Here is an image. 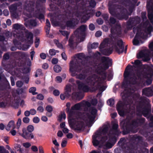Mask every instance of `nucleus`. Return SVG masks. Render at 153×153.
<instances>
[{"label":"nucleus","mask_w":153,"mask_h":153,"mask_svg":"<svg viewBox=\"0 0 153 153\" xmlns=\"http://www.w3.org/2000/svg\"><path fill=\"white\" fill-rule=\"evenodd\" d=\"M52 63L54 64H56L58 62V59L56 58H53L52 60Z\"/></svg>","instance_id":"69168bd1"},{"label":"nucleus","mask_w":153,"mask_h":153,"mask_svg":"<svg viewBox=\"0 0 153 153\" xmlns=\"http://www.w3.org/2000/svg\"><path fill=\"white\" fill-rule=\"evenodd\" d=\"M150 119L152 122L150 123V125L151 126H153V116H151L150 117Z\"/></svg>","instance_id":"774afa93"},{"label":"nucleus","mask_w":153,"mask_h":153,"mask_svg":"<svg viewBox=\"0 0 153 153\" xmlns=\"http://www.w3.org/2000/svg\"><path fill=\"white\" fill-rule=\"evenodd\" d=\"M30 111H25L24 113L25 115L27 117L29 116L30 115Z\"/></svg>","instance_id":"338daca9"},{"label":"nucleus","mask_w":153,"mask_h":153,"mask_svg":"<svg viewBox=\"0 0 153 153\" xmlns=\"http://www.w3.org/2000/svg\"><path fill=\"white\" fill-rule=\"evenodd\" d=\"M102 33L100 31H98L96 32L95 36L97 37H99L102 35Z\"/></svg>","instance_id":"5fc2aeb1"},{"label":"nucleus","mask_w":153,"mask_h":153,"mask_svg":"<svg viewBox=\"0 0 153 153\" xmlns=\"http://www.w3.org/2000/svg\"><path fill=\"white\" fill-rule=\"evenodd\" d=\"M57 52H58L54 49H50L49 51V54L51 56L55 55Z\"/></svg>","instance_id":"473e14b6"},{"label":"nucleus","mask_w":153,"mask_h":153,"mask_svg":"<svg viewBox=\"0 0 153 153\" xmlns=\"http://www.w3.org/2000/svg\"><path fill=\"white\" fill-rule=\"evenodd\" d=\"M67 25L68 26L72 27H74L75 24L74 21L72 20L68 21L67 22Z\"/></svg>","instance_id":"bb28decb"},{"label":"nucleus","mask_w":153,"mask_h":153,"mask_svg":"<svg viewBox=\"0 0 153 153\" xmlns=\"http://www.w3.org/2000/svg\"><path fill=\"white\" fill-rule=\"evenodd\" d=\"M22 145L26 149L28 148L31 146V143L28 142L23 143Z\"/></svg>","instance_id":"7c9ffc66"},{"label":"nucleus","mask_w":153,"mask_h":153,"mask_svg":"<svg viewBox=\"0 0 153 153\" xmlns=\"http://www.w3.org/2000/svg\"><path fill=\"white\" fill-rule=\"evenodd\" d=\"M108 104L110 106H112L114 104V101L113 99H110L107 101Z\"/></svg>","instance_id":"e433bc0d"},{"label":"nucleus","mask_w":153,"mask_h":153,"mask_svg":"<svg viewBox=\"0 0 153 153\" xmlns=\"http://www.w3.org/2000/svg\"><path fill=\"white\" fill-rule=\"evenodd\" d=\"M9 9L11 13L13 15L14 12L17 9L16 5V4H13L9 7Z\"/></svg>","instance_id":"a878e982"},{"label":"nucleus","mask_w":153,"mask_h":153,"mask_svg":"<svg viewBox=\"0 0 153 153\" xmlns=\"http://www.w3.org/2000/svg\"><path fill=\"white\" fill-rule=\"evenodd\" d=\"M134 65L135 66L138 67L141 65V62L139 60H137L135 61Z\"/></svg>","instance_id":"ea45409f"},{"label":"nucleus","mask_w":153,"mask_h":153,"mask_svg":"<svg viewBox=\"0 0 153 153\" xmlns=\"http://www.w3.org/2000/svg\"><path fill=\"white\" fill-rule=\"evenodd\" d=\"M28 133H29L27 131L26 129L25 128H24L22 129V133H19V134L20 136L25 139Z\"/></svg>","instance_id":"a211bd4d"},{"label":"nucleus","mask_w":153,"mask_h":153,"mask_svg":"<svg viewBox=\"0 0 153 153\" xmlns=\"http://www.w3.org/2000/svg\"><path fill=\"white\" fill-rule=\"evenodd\" d=\"M67 143V141L65 140H63L61 143V146L62 147H64L66 146Z\"/></svg>","instance_id":"a18cd8bd"},{"label":"nucleus","mask_w":153,"mask_h":153,"mask_svg":"<svg viewBox=\"0 0 153 153\" xmlns=\"http://www.w3.org/2000/svg\"><path fill=\"white\" fill-rule=\"evenodd\" d=\"M150 111V109L149 108H146L143 110V113L145 117H147Z\"/></svg>","instance_id":"c756f323"},{"label":"nucleus","mask_w":153,"mask_h":153,"mask_svg":"<svg viewBox=\"0 0 153 153\" xmlns=\"http://www.w3.org/2000/svg\"><path fill=\"white\" fill-rule=\"evenodd\" d=\"M57 136L59 137H62L63 135V134L61 131H59L57 134Z\"/></svg>","instance_id":"0e129e2a"},{"label":"nucleus","mask_w":153,"mask_h":153,"mask_svg":"<svg viewBox=\"0 0 153 153\" xmlns=\"http://www.w3.org/2000/svg\"><path fill=\"white\" fill-rule=\"evenodd\" d=\"M108 129L107 126H104L93 135L92 143L94 146H98L99 148L108 149L111 148L114 145V144L109 142L105 144H104V143L107 140V138L103 136L105 134Z\"/></svg>","instance_id":"7ed1b4c3"},{"label":"nucleus","mask_w":153,"mask_h":153,"mask_svg":"<svg viewBox=\"0 0 153 153\" xmlns=\"http://www.w3.org/2000/svg\"><path fill=\"white\" fill-rule=\"evenodd\" d=\"M31 149L33 152H37L38 151L37 147L35 145H33L31 146Z\"/></svg>","instance_id":"f704fd0d"},{"label":"nucleus","mask_w":153,"mask_h":153,"mask_svg":"<svg viewBox=\"0 0 153 153\" xmlns=\"http://www.w3.org/2000/svg\"><path fill=\"white\" fill-rule=\"evenodd\" d=\"M153 30L152 27L150 26L146 30V33L145 35H142V33H140L138 31L133 40V44L135 45H139L143 43V42L140 40V38H144L146 34H150Z\"/></svg>","instance_id":"39448f33"},{"label":"nucleus","mask_w":153,"mask_h":153,"mask_svg":"<svg viewBox=\"0 0 153 153\" xmlns=\"http://www.w3.org/2000/svg\"><path fill=\"white\" fill-rule=\"evenodd\" d=\"M76 83L78 85V88L80 90L85 92L88 91L89 90V87L88 86L84 84L81 83L79 81H77Z\"/></svg>","instance_id":"4468645a"},{"label":"nucleus","mask_w":153,"mask_h":153,"mask_svg":"<svg viewBox=\"0 0 153 153\" xmlns=\"http://www.w3.org/2000/svg\"><path fill=\"white\" fill-rule=\"evenodd\" d=\"M15 128V126L14 122L13 121H10L6 129L7 130L10 129H13Z\"/></svg>","instance_id":"6ab92c4d"},{"label":"nucleus","mask_w":153,"mask_h":153,"mask_svg":"<svg viewBox=\"0 0 153 153\" xmlns=\"http://www.w3.org/2000/svg\"><path fill=\"white\" fill-rule=\"evenodd\" d=\"M22 120L20 118H19L16 123L17 127L19 128L21 124Z\"/></svg>","instance_id":"49530a36"},{"label":"nucleus","mask_w":153,"mask_h":153,"mask_svg":"<svg viewBox=\"0 0 153 153\" xmlns=\"http://www.w3.org/2000/svg\"><path fill=\"white\" fill-rule=\"evenodd\" d=\"M46 24L47 26V27H46L47 30L46 32L48 33L50 30V27L51 26V25L48 19L46 20Z\"/></svg>","instance_id":"cd10ccee"},{"label":"nucleus","mask_w":153,"mask_h":153,"mask_svg":"<svg viewBox=\"0 0 153 153\" xmlns=\"http://www.w3.org/2000/svg\"><path fill=\"white\" fill-rule=\"evenodd\" d=\"M124 48L122 41L121 40H118L117 42V45H115L113 47V48L114 49L119 53H121L123 52Z\"/></svg>","instance_id":"f8f14e48"},{"label":"nucleus","mask_w":153,"mask_h":153,"mask_svg":"<svg viewBox=\"0 0 153 153\" xmlns=\"http://www.w3.org/2000/svg\"><path fill=\"white\" fill-rule=\"evenodd\" d=\"M46 110L48 112H51L53 111V108L51 106L48 105L46 108Z\"/></svg>","instance_id":"4c0bfd02"},{"label":"nucleus","mask_w":153,"mask_h":153,"mask_svg":"<svg viewBox=\"0 0 153 153\" xmlns=\"http://www.w3.org/2000/svg\"><path fill=\"white\" fill-rule=\"evenodd\" d=\"M89 28L90 30H93L95 29L94 25L92 24H91L89 25Z\"/></svg>","instance_id":"052dcab7"},{"label":"nucleus","mask_w":153,"mask_h":153,"mask_svg":"<svg viewBox=\"0 0 153 153\" xmlns=\"http://www.w3.org/2000/svg\"><path fill=\"white\" fill-rule=\"evenodd\" d=\"M90 104L88 102L83 101L75 104L71 107L72 116L75 113V111L79 110L82 108L88 107L90 106Z\"/></svg>","instance_id":"0eeeda50"},{"label":"nucleus","mask_w":153,"mask_h":153,"mask_svg":"<svg viewBox=\"0 0 153 153\" xmlns=\"http://www.w3.org/2000/svg\"><path fill=\"white\" fill-rule=\"evenodd\" d=\"M56 80L58 83H60L62 81V79L60 76H57L56 77Z\"/></svg>","instance_id":"6e6d98bb"},{"label":"nucleus","mask_w":153,"mask_h":153,"mask_svg":"<svg viewBox=\"0 0 153 153\" xmlns=\"http://www.w3.org/2000/svg\"><path fill=\"white\" fill-rule=\"evenodd\" d=\"M122 108V107L121 105L119 103L117 105V109L119 115L121 116H123L124 114V113L123 111L121 110Z\"/></svg>","instance_id":"b1692460"},{"label":"nucleus","mask_w":153,"mask_h":153,"mask_svg":"<svg viewBox=\"0 0 153 153\" xmlns=\"http://www.w3.org/2000/svg\"><path fill=\"white\" fill-rule=\"evenodd\" d=\"M30 114L32 115H34L36 113V111L34 109H31L30 111Z\"/></svg>","instance_id":"603ef678"},{"label":"nucleus","mask_w":153,"mask_h":153,"mask_svg":"<svg viewBox=\"0 0 153 153\" xmlns=\"http://www.w3.org/2000/svg\"><path fill=\"white\" fill-rule=\"evenodd\" d=\"M23 85V83L21 81H18L16 83V85L18 87H21Z\"/></svg>","instance_id":"3c124183"},{"label":"nucleus","mask_w":153,"mask_h":153,"mask_svg":"<svg viewBox=\"0 0 153 153\" xmlns=\"http://www.w3.org/2000/svg\"><path fill=\"white\" fill-rule=\"evenodd\" d=\"M53 69L56 72L58 73L61 71V68L58 65H55Z\"/></svg>","instance_id":"c85d7f7f"},{"label":"nucleus","mask_w":153,"mask_h":153,"mask_svg":"<svg viewBox=\"0 0 153 153\" xmlns=\"http://www.w3.org/2000/svg\"><path fill=\"white\" fill-rule=\"evenodd\" d=\"M130 67L131 66L129 65L127 66L124 73V76L125 77L128 76L129 77V83L134 84L136 83V77L134 74H132L130 73V70L129 69Z\"/></svg>","instance_id":"6e6552de"},{"label":"nucleus","mask_w":153,"mask_h":153,"mask_svg":"<svg viewBox=\"0 0 153 153\" xmlns=\"http://www.w3.org/2000/svg\"><path fill=\"white\" fill-rule=\"evenodd\" d=\"M26 36L29 43H32L33 42V34L31 32H26Z\"/></svg>","instance_id":"f3484780"},{"label":"nucleus","mask_w":153,"mask_h":153,"mask_svg":"<svg viewBox=\"0 0 153 153\" xmlns=\"http://www.w3.org/2000/svg\"><path fill=\"white\" fill-rule=\"evenodd\" d=\"M147 8L148 10V17L153 25V0H151L148 3Z\"/></svg>","instance_id":"9b49d317"},{"label":"nucleus","mask_w":153,"mask_h":153,"mask_svg":"<svg viewBox=\"0 0 153 153\" xmlns=\"http://www.w3.org/2000/svg\"><path fill=\"white\" fill-rule=\"evenodd\" d=\"M120 25H117L115 27H113L111 28V34L110 35V37L111 38L114 37V35L115 34H120Z\"/></svg>","instance_id":"ddd939ff"},{"label":"nucleus","mask_w":153,"mask_h":153,"mask_svg":"<svg viewBox=\"0 0 153 153\" xmlns=\"http://www.w3.org/2000/svg\"><path fill=\"white\" fill-rule=\"evenodd\" d=\"M67 108L66 109V112L69 114L70 116H72V110L71 108L70 109V107L71 106V103L70 102H68L66 105Z\"/></svg>","instance_id":"4be33fe9"},{"label":"nucleus","mask_w":153,"mask_h":153,"mask_svg":"<svg viewBox=\"0 0 153 153\" xmlns=\"http://www.w3.org/2000/svg\"><path fill=\"white\" fill-rule=\"evenodd\" d=\"M97 112V110L94 108H91L89 113H86L83 115L82 119L79 120H74L70 118L68 120L70 127L76 131H81L84 130L85 124L90 125L92 123L95 117Z\"/></svg>","instance_id":"f03ea898"},{"label":"nucleus","mask_w":153,"mask_h":153,"mask_svg":"<svg viewBox=\"0 0 153 153\" xmlns=\"http://www.w3.org/2000/svg\"><path fill=\"white\" fill-rule=\"evenodd\" d=\"M137 57L138 58H143V60L144 61H146L149 60L150 58L148 57L147 54H145L144 52L141 51L137 55Z\"/></svg>","instance_id":"2eb2a0df"},{"label":"nucleus","mask_w":153,"mask_h":153,"mask_svg":"<svg viewBox=\"0 0 153 153\" xmlns=\"http://www.w3.org/2000/svg\"><path fill=\"white\" fill-rule=\"evenodd\" d=\"M75 58L71 61L70 64V70L73 76H76V78L79 79H83L85 77L84 75L78 74L82 68L81 64L79 62L84 56L82 53H80L76 54Z\"/></svg>","instance_id":"20e7f679"},{"label":"nucleus","mask_w":153,"mask_h":153,"mask_svg":"<svg viewBox=\"0 0 153 153\" xmlns=\"http://www.w3.org/2000/svg\"><path fill=\"white\" fill-rule=\"evenodd\" d=\"M40 56L41 58L42 59H45L46 57V56L45 54L44 53H41L40 54Z\"/></svg>","instance_id":"13d9d810"},{"label":"nucleus","mask_w":153,"mask_h":153,"mask_svg":"<svg viewBox=\"0 0 153 153\" xmlns=\"http://www.w3.org/2000/svg\"><path fill=\"white\" fill-rule=\"evenodd\" d=\"M36 90V88L32 87L30 89L29 92H30L32 93L33 95H35L37 94V93L35 92Z\"/></svg>","instance_id":"72a5a7b5"},{"label":"nucleus","mask_w":153,"mask_h":153,"mask_svg":"<svg viewBox=\"0 0 153 153\" xmlns=\"http://www.w3.org/2000/svg\"><path fill=\"white\" fill-rule=\"evenodd\" d=\"M13 28L16 30H21L24 29L23 26L19 24H16L13 25Z\"/></svg>","instance_id":"5701e85b"},{"label":"nucleus","mask_w":153,"mask_h":153,"mask_svg":"<svg viewBox=\"0 0 153 153\" xmlns=\"http://www.w3.org/2000/svg\"><path fill=\"white\" fill-rule=\"evenodd\" d=\"M65 91H67L68 92H71V86L70 85H68L66 86L65 89Z\"/></svg>","instance_id":"37998d69"},{"label":"nucleus","mask_w":153,"mask_h":153,"mask_svg":"<svg viewBox=\"0 0 153 153\" xmlns=\"http://www.w3.org/2000/svg\"><path fill=\"white\" fill-rule=\"evenodd\" d=\"M98 43H94L92 44L89 43L88 45V48L89 51L91 49H95L98 46Z\"/></svg>","instance_id":"aec40b11"},{"label":"nucleus","mask_w":153,"mask_h":153,"mask_svg":"<svg viewBox=\"0 0 153 153\" xmlns=\"http://www.w3.org/2000/svg\"><path fill=\"white\" fill-rule=\"evenodd\" d=\"M65 114L64 113H62L59 115L58 117V120L59 122H61L63 120L65 119Z\"/></svg>","instance_id":"393cba45"},{"label":"nucleus","mask_w":153,"mask_h":153,"mask_svg":"<svg viewBox=\"0 0 153 153\" xmlns=\"http://www.w3.org/2000/svg\"><path fill=\"white\" fill-rule=\"evenodd\" d=\"M23 121L25 123H28L29 122L30 119L27 117H25L23 118Z\"/></svg>","instance_id":"a19ab883"},{"label":"nucleus","mask_w":153,"mask_h":153,"mask_svg":"<svg viewBox=\"0 0 153 153\" xmlns=\"http://www.w3.org/2000/svg\"><path fill=\"white\" fill-rule=\"evenodd\" d=\"M34 138V136L32 133H28L26 139L30 140Z\"/></svg>","instance_id":"c9c22d12"},{"label":"nucleus","mask_w":153,"mask_h":153,"mask_svg":"<svg viewBox=\"0 0 153 153\" xmlns=\"http://www.w3.org/2000/svg\"><path fill=\"white\" fill-rule=\"evenodd\" d=\"M44 98V97L41 94H39L37 96V98L41 100H43Z\"/></svg>","instance_id":"4d7b16f0"},{"label":"nucleus","mask_w":153,"mask_h":153,"mask_svg":"<svg viewBox=\"0 0 153 153\" xmlns=\"http://www.w3.org/2000/svg\"><path fill=\"white\" fill-rule=\"evenodd\" d=\"M60 32L62 35L66 37L65 39L62 42V43L65 44L67 41L69 33L66 31L60 30Z\"/></svg>","instance_id":"dca6fc26"},{"label":"nucleus","mask_w":153,"mask_h":153,"mask_svg":"<svg viewBox=\"0 0 153 153\" xmlns=\"http://www.w3.org/2000/svg\"><path fill=\"white\" fill-rule=\"evenodd\" d=\"M53 94L55 96H58L60 94V92L57 90H55L53 91Z\"/></svg>","instance_id":"09e8293b"},{"label":"nucleus","mask_w":153,"mask_h":153,"mask_svg":"<svg viewBox=\"0 0 153 153\" xmlns=\"http://www.w3.org/2000/svg\"><path fill=\"white\" fill-rule=\"evenodd\" d=\"M14 147L17 152L22 148L21 145L20 144L16 145Z\"/></svg>","instance_id":"c03bdc74"},{"label":"nucleus","mask_w":153,"mask_h":153,"mask_svg":"<svg viewBox=\"0 0 153 153\" xmlns=\"http://www.w3.org/2000/svg\"><path fill=\"white\" fill-rule=\"evenodd\" d=\"M39 153H44L43 149L42 146H39Z\"/></svg>","instance_id":"bf43d9fd"},{"label":"nucleus","mask_w":153,"mask_h":153,"mask_svg":"<svg viewBox=\"0 0 153 153\" xmlns=\"http://www.w3.org/2000/svg\"><path fill=\"white\" fill-rule=\"evenodd\" d=\"M121 95L123 97H127L128 96V93H127L126 90H125L124 92L122 93Z\"/></svg>","instance_id":"8fccbe9b"},{"label":"nucleus","mask_w":153,"mask_h":153,"mask_svg":"<svg viewBox=\"0 0 153 153\" xmlns=\"http://www.w3.org/2000/svg\"><path fill=\"white\" fill-rule=\"evenodd\" d=\"M87 26L85 25L81 26L75 32L74 34L80 38L79 41H83L85 36V31Z\"/></svg>","instance_id":"1a4fd4ad"},{"label":"nucleus","mask_w":153,"mask_h":153,"mask_svg":"<svg viewBox=\"0 0 153 153\" xmlns=\"http://www.w3.org/2000/svg\"><path fill=\"white\" fill-rule=\"evenodd\" d=\"M150 89L148 88H146L143 90V92L146 95L148 96V93L150 90Z\"/></svg>","instance_id":"de8ad7c7"},{"label":"nucleus","mask_w":153,"mask_h":153,"mask_svg":"<svg viewBox=\"0 0 153 153\" xmlns=\"http://www.w3.org/2000/svg\"><path fill=\"white\" fill-rule=\"evenodd\" d=\"M90 4L92 7H94L96 5V2L94 1L91 0L90 2Z\"/></svg>","instance_id":"864d4df0"},{"label":"nucleus","mask_w":153,"mask_h":153,"mask_svg":"<svg viewBox=\"0 0 153 153\" xmlns=\"http://www.w3.org/2000/svg\"><path fill=\"white\" fill-rule=\"evenodd\" d=\"M110 41L108 39H105L101 43L100 46V51L102 53L106 55H108L111 53L112 49H108L107 47L110 46Z\"/></svg>","instance_id":"423d86ee"},{"label":"nucleus","mask_w":153,"mask_h":153,"mask_svg":"<svg viewBox=\"0 0 153 153\" xmlns=\"http://www.w3.org/2000/svg\"><path fill=\"white\" fill-rule=\"evenodd\" d=\"M66 137L68 138L71 139L73 138V135L72 133H68L67 134Z\"/></svg>","instance_id":"e2e57ef3"},{"label":"nucleus","mask_w":153,"mask_h":153,"mask_svg":"<svg viewBox=\"0 0 153 153\" xmlns=\"http://www.w3.org/2000/svg\"><path fill=\"white\" fill-rule=\"evenodd\" d=\"M102 62L99 65L97 69V72L99 74L102 72L101 75H100V77L102 78L103 80L106 79V76L108 75V78L110 80L112 78L113 75L111 73L107 75L103 72L108 68L109 66L111 65V60L107 57H103L102 58ZM103 82L100 78L94 75L92 76H89L86 78L85 80V84H87L88 85L94 86L93 91H95L99 89L100 91H103L106 88L105 86H101V83Z\"/></svg>","instance_id":"f257e3e1"},{"label":"nucleus","mask_w":153,"mask_h":153,"mask_svg":"<svg viewBox=\"0 0 153 153\" xmlns=\"http://www.w3.org/2000/svg\"><path fill=\"white\" fill-rule=\"evenodd\" d=\"M33 121L34 123H37L39 122L40 119L38 117H35L33 118Z\"/></svg>","instance_id":"58836bf2"},{"label":"nucleus","mask_w":153,"mask_h":153,"mask_svg":"<svg viewBox=\"0 0 153 153\" xmlns=\"http://www.w3.org/2000/svg\"><path fill=\"white\" fill-rule=\"evenodd\" d=\"M62 131L64 133H68L69 132V130L67 128L65 127L62 129Z\"/></svg>","instance_id":"680f3d73"},{"label":"nucleus","mask_w":153,"mask_h":153,"mask_svg":"<svg viewBox=\"0 0 153 153\" xmlns=\"http://www.w3.org/2000/svg\"><path fill=\"white\" fill-rule=\"evenodd\" d=\"M80 38L79 37L75 35L74 33L69 38L68 41V45L71 48H73L76 45L77 43L82 41H79V40H80Z\"/></svg>","instance_id":"9d476101"},{"label":"nucleus","mask_w":153,"mask_h":153,"mask_svg":"<svg viewBox=\"0 0 153 153\" xmlns=\"http://www.w3.org/2000/svg\"><path fill=\"white\" fill-rule=\"evenodd\" d=\"M37 111L40 113H42L44 111V108L42 106H39L37 108Z\"/></svg>","instance_id":"79ce46f5"},{"label":"nucleus","mask_w":153,"mask_h":153,"mask_svg":"<svg viewBox=\"0 0 153 153\" xmlns=\"http://www.w3.org/2000/svg\"><path fill=\"white\" fill-rule=\"evenodd\" d=\"M29 24L30 25L32 26H35L37 25V23L36 21L34 20H31L30 21L26 22L25 23V25L26 27L28 26V24Z\"/></svg>","instance_id":"412c9836"},{"label":"nucleus","mask_w":153,"mask_h":153,"mask_svg":"<svg viewBox=\"0 0 153 153\" xmlns=\"http://www.w3.org/2000/svg\"><path fill=\"white\" fill-rule=\"evenodd\" d=\"M27 129L28 132H32L33 131L34 127L33 126L29 125L27 126Z\"/></svg>","instance_id":"2f4dec72"}]
</instances>
